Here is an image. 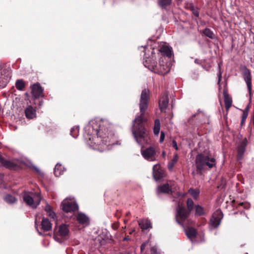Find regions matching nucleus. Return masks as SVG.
Here are the masks:
<instances>
[{
	"label": "nucleus",
	"mask_w": 254,
	"mask_h": 254,
	"mask_svg": "<svg viewBox=\"0 0 254 254\" xmlns=\"http://www.w3.org/2000/svg\"><path fill=\"white\" fill-rule=\"evenodd\" d=\"M224 104L226 110L228 111L232 106V100L231 97L227 93L224 95Z\"/></svg>",
	"instance_id": "nucleus-24"
},
{
	"label": "nucleus",
	"mask_w": 254,
	"mask_h": 254,
	"mask_svg": "<svg viewBox=\"0 0 254 254\" xmlns=\"http://www.w3.org/2000/svg\"><path fill=\"white\" fill-rule=\"evenodd\" d=\"M153 176L155 180H159L165 177V171L160 165H155L153 167Z\"/></svg>",
	"instance_id": "nucleus-13"
},
{
	"label": "nucleus",
	"mask_w": 254,
	"mask_h": 254,
	"mask_svg": "<svg viewBox=\"0 0 254 254\" xmlns=\"http://www.w3.org/2000/svg\"><path fill=\"white\" fill-rule=\"evenodd\" d=\"M216 160L214 157H209L207 154V168H216Z\"/></svg>",
	"instance_id": "nucleus-31"
},
{
	"label": "nucleus",
	"mask_w": 254,
	"mask_h": 254,
	"mask_svg": "<svg viewBox=\"0 0 254 254\" xmlns=\"http://www.w3.org/2000/svg\"><path fill=\"white\" fill-rule=\"evenodd\" d=\"M195 215L196 216H200L205 213V211L201 206L199 205H195Z\"/></svg>",
	"instance_id": "nucleus-30"
},
{
	"label": "nucleus",
	"mask_w": 254,
	"mask_h": 254,
	"mask_svg": "<svg viewBox=\"0 0 254 254\" xmlns=\"http://www.w3.org/2000/svg\"><path fill=\"white\" fill-rule=\"evenodd\" d=\"M207 37H209L212 39H216L215 34L211 31L209 29H207Z\"/></svg>",
	"instance_id": "nucleus-39"
},
{
	"label": "nucleus",
	"mask_w": 254,
	"mask_h": 254,
	"mask_svg": "<svg viewBox=\"0 0 254 254\" xmlns=\"http://www.w3.org/2000/svg\"><path fill=\"white\" fill-rule=\"evenodd\" d=\"M132 232H133V231L130 232H129V234H131L132 233Z\"/></svg>",
	"instance_id": "nucleus-62"
},
{
	"label": "nucleus",
	"mask_w": 254,
	"mask_h": 254,
	"mask_svg": "<svg viewBox=\"0 0 254 254\" xmlns=\"http://www.w3.org/2000/svg\"><path fill=\"white\" fill-rule=\"evenodd\" d=\"M244 80L246 81L248 89L250 94H251L252 92V77L251 76V73L249 70H248L244 73Z\"/></svg>",
	"instance_id": "nucleus-20"
},
{
	"label": "nucleus",
	"mask_w": 254,
	"mask_h": 254,
	"mask_svg": "<svg viewBox=\"0 0 254 254\" xmlns=\"http://www.w3.org/2000/svg\"><path fill=\"white\" fill-rule=\"evenodd\" d=\"M203 33L205 34V35H206V28L204 29L203 30Z\"/></svg>",
	"instance_id": "nucleus-55"
},
{
	"label": "nucleus",
	"mask_w": 254,
	"mask_h": 254,
	"mask_svg": "<svg viewBox=\"0 0 254 254\" xmlns=\"http://www.w3.org/2000/svg\"><path fill=\"white\" fill-rule=\"evenodd\" d=\"M198 60H195V62L196 63H198Z\"/></svg>",
	"instance_id": "nucleus-60"
},
{
	"label": "nucleus",
	"mask_w": 254,
	"mask_h": 254,
	"mask_svg": "<svg viewBox=\"0 0 254 254\" xmlns=\"http://www.w3.org/2000/svg\"><path fill=\"white\" fill-rule=\"evenodd\" d=\"M186 6V8H189L192 12V13L194 14V15L196 17L198 16L199 12L194 8V7L192 3H188Z\"/></svg>",
	"instance_id": "nucleus-37"
},
{
	"label": "nucleus",
	"mask_w": 254,
	"mask_h": 254,
	"mask_svg": "<svg viewBox=\"0 0 254 254\" xmlns=\"http://www.w3.org/2000/svg\"><path fill=\"white\" fill-rule=\"evenodd\" d=\"M61 166L56 165L54 169V174L56 176L58 177L60 175V172L59 171V168Z\"/></svg>",
	"instance_id": "nucleus-40"
},
{
	"label": "nucleus",
	"mask_w": 254,
	"mask_h": 254,
	"mask_svg": "<svg viewBox=\"0 0 254 254\" xmlns=\"http://www.w3.org/2000/svg\"><path fill=\"white\" fill-rule=\"evenodd\" d=\"M130 240V238L128 236H126V237H125L123 238L124 241H129Z\"/></svg>",
	"instance_id": "nucleus-50"
},
{
	"label": "nucleus",
	"mask_w": 254,
	"mask_h": 254,
	"mask_svg": "<svg viewBox=\"0 0 254 254\" xmlns=\"http://www.w3.org/2000/svg\"><path fill=\"white\" fill-rule=\"evenodd\" d=\"M149 91L146 89L142 91L140 103V114L137 115L133 121V127H143L146 125L147 119L144 116L146 110L148 108L149 101Z\"/></svg>",
	"instance_id": "nucleus-2"
},
{
	"label": "nucleus",
	"mask_w": 254,
	"mask_h": 254,
	"mask_svg": "<svg viewBox=\"0 0 254 254\" xmlns=\"http://www.w3.org/2000/svg\"><path fill=\"white\" fill-rule=\"evenodd\" d=\"M69 229L68 226L65 224L61 225L59 228L58 231L57 232L59 235L64 237L68 235Z\"/></svg>",
	"instance_id": "nucleus-23"
},
{
	"label": "nucleus",
	"mask_w": 254,
	"mask_h": 254,
	"mask_svg": "<svg viewBox=\"0 0 254 254\" xmlns=\"http://www.w3.org/2000/svg\"><path fill=\"white\" fill-rule=\"evenodd\" d=\"M172 183L169 184V183L164 184L159 186L157 188L156 191L157 195L159 196L160 193H166V194H171L172 193Z\"/></svg>",
	"instance_id": "nucleus-14"
},
{
	"label": "nucleus",
	"mask_w": 254,
	"mask_h": 254,
	"mask_svg": "<svg viewBox=\"0 0 254 254\" xmlns=\"http://www.w3.org/2000/svg\"><path fill=\"white\" fill-rule=\"evenodd\" d=\"M45 210L47 212L49 217L54 220H55L56 214L55 212L53 211L52 207L48 203H47L45 208Z\"/></svg>",
	"instance_id": "nucleus-26"
},
{
	"label": "nucleus",
	"mask_w": 254,
	"mask_h": 254,
	"mask_svg": "<svg viewBox=\"0 0 254 254\" xmlns=\"http://www.w3.org/2000/svg\"><path fill=\"white\" fill-rule=\"evenodd\" d=\"M186 235L189 239H192L196 237V231L192 227H189L186 230Z\"/></svg>",
	"instance_id": "nucleus-29"
},
{
	"label": "nucleus",
	"mask_w": 254,
	"mask_h": 254,
	"mask_svg": "<svg viewBox=\"0 0 254 254\" xmlns=\"http://www.w3.org/2000/svg\"><path fill=\"white\" fill-rule=\"evenodd\" d=\"M61 206L62 210L66 213L75 212L78 209V205L76 202L65 200L62 202Z\"/></svg>",
	"instance_id": "nucleus-10"
},
{
	"label": "nucleus",
	"mask_w": 254,
	"mask_h": 254,
	"mask_svg": "<svg viewBox=\"0 0 254 254\" xmlns=\"http://www.w3.org/2000/svg\"><path fill=\"white\" fill-rule=\"evenodd\" d=\"M141 152L144 158L148 161H154L156 160L157 152L154 146H149L145 149L142 148Z\"/></svg>",
	"instance_id": "nucleus-8"
},
{
	"label": "nucleus",
	"mask_w": 254,
	"mask_h": 254,
	"mask_svg": "<svg viewBox=\"0 0 254 254\" xmlns=\"http://www.w3.org/2000/svg\"><path fill=\"white\" fill-rule=\"evenodd\" d=\"M172 0H158V5L162 9H166V7L172 3Z\"/></svg>",
	"instance_id": "nucleus-27"
},
{
	"label": "nucleus",
	"mask_w": 254,
	"mask_h": 254,
	"mask_svg": "<svg viewBox=\"0 0 254 254\" xmlns=\"http://www.w3.org/2000/svg\"><path fill=\"white\" fill-rule=\"evenodd\" d=\"M0 167H3L9 170H16L18 169L19 166L14 161L5 159L0 154Z\"/></svg>",
	"instance_id": "nucleus-11"
},
{
	"label": "nucleus",
	"mask_w": 254,
	"mask_h": 254,
	"mask_svg": "<svg viewBox=\"0 0 254 254\" xmlns=\"http://www.w3.org/2000/svg\"><path fill=\"white\" fill-rule=\"evenodd\" d=\"M194 202L191 198H188L187 200V210L191 213L194 208Z\"/></svg>",
	"instance_id": "nucleus-33"
},
{
	"label": "nucleus",
	"mask_w": 254,
	"mask_h": 254,
	"mask_svg": "<svg viewBox=\"0 0 254 254\" xmlns=\"http://www.w3.org/2000/svg\"><path fill=\"white\" fill-rule=\"evenodd\" d=\"M2 79H3L2 75L1 72L0 71V83H1V82L3 81Z\"/></svg>",
	"instance_id": "nucleus-51"
},
{
	"label": "nucleus",
	"mask_w": 254,
	"mask_h": 254,
	"mask_svg": "<svg viewBox=\"0 0 254 254\" xmlns=\"http://www.w3.org/2000/svg\"><path fill=\"white\" fill-rule=\"evenodd\" d=\"M32 94L35 98H39L42 93L43 89L39 83L33 84L32 87Z\"/></svg>",
	"instance_id": "nucleus-16"
},
{
	"label": "nucleus",
	"mask_w": 254,
	"mask_h": 254,
	"mask_svg": "<svg viewBox=\"0 0 254 254\" xmlns=\"http://www.w3.org/2000/svg\"><path fill=\"white\" fill-rule=\"evenodd\" d=\"M240 205L243 206V207L245 209H248L250 207V204L246 202H242L240 203Z\"/></svg>",
	"instance_id": "nucleus-43"
},
{
	"label": "nucleus",
	"mask_w": 254,
	"mask_h": 254,
	"mask_svg": "<svg viewBox=\"0 0 254 254\" xmlns=\"http://www.w3.org/2000/svg\"><path fill=\"white\" fill-rule=\"evenodd\" d=\"M172 146L176 150H178L179 149L177 142L173 140L172 143Z\"/></svg>",
	"instance_id": "nucleus-45"
},
{
	"label": "nucleus",
	"mask_w": 254,
	"mask_h": 254,
	"mask_svg": "<svg viewBox=\"0 0 254 254\" xmlns=\"http://www.w3.org/2000/svg\"><path fill=\"white\" fill-rule=\"evenodd\" d=\"M35 170L38 172V173H40V171L37 168H35Z\"/></svg>",
	"instance_id": "nucleus-57"
},
{
	"label": "nucleus",
	"mask_w": 254,
	"mask_h": 254,
	"mask_svg": "<svg viewBox=\"0 0 254 254\" xmlns=\"http://www.w3.org/2000/svg\"><path fill=\"white\" fill-rule=\"evenodd\" d=\"M190 214V212L187 210L185 207L178 205L176 216L177 222L183 226L185 222L189 217Z\"/></svg>",
	"instance_id": "nucleus-5"
},
{
	"label": "nucleus",
	"mask_w": 254,
	"mask_h": 254,
	"mask_svg": "<svg viewBox=\"0 0 254 254\" xmlns=\"http://www.w3.org/2000/svg\"><path fill=\"white\" fill-rule=\"evenodd\" d=\"M3 200L5 202L9 204L15 203L17 200V198L14 196L10 194H5L3 196Z\"/></svg>",
	"instance_id": "nucleus-25"
},
{
	"label": "nucleus",
	"mask_w": 254,
	"mask_h": 254,
	"mask_svg": "<svg viewBox=\"0 0 254 254\" xmlns=\"http://www.w3.org/2000/svg\"><path fill=\"white\" fill-rule=\"evenodd\" d=\"M195 116H196V115H193V116H192V117H195Z\"/></svg>",
	"instance_id": "nucleus-63"
},
{
	"label": "nucleus",
	"mask_w": 254,
	"mask_h": 254,
	"mask_svg": "<svg viewBox=\"0 0 254 254\" xmlns=\"http://www.w3.org/2000/svg\"><path fill=\"white\" fill-rule=\"evenodd\" d=\"M147 62H148V61H147V60H146L145 62V63H144V65H145V66H147L146 64H147Z\"/></svg>",
	"instance_id": "nucleus-56"
},
{
	"label": "nucleus",
	"mask_w": 254,
	"mask_h": 254,
	"mask_svg": "<svg viewBox=\"0 0 254 254\" xmlns=\"http://www.w3.org/2000/svg\"><path fill=\"white\" fill-rule=\"evenodd\" d=\"M248 144V141L246 138H245L238 143L237 147V160L240 161L243 157V155L246 150V147Z\"/></svg>",
	"instance_id": "nucleus-12"
},
{
	"label": "nucleus",
	"mask_w": 254,
	"mask_h": 254,
	"mask_svg": "<svg viewBox=\"0 0 254 254\" xmlns=\"http://www.w3.org/2000/svg\"><path fill=\"white\" fill-rule=\"evenodd\" d=\"M25 116L27 119H33L36 117V111L34 108L29 105L24 110Z\"/></svg>",
	"instance_id": "nucleus-17"
},
{
	"label": "nucleus",
	"mask_w": 254,
	"mask_h": 254,
	"mask_svg": "<svg viewBox=\"0 0 254 254\" xmlns=\"http://www.w3.org/2000/svg\"><path fill=\"white\" fill-rule=\"evenodd\" d=\"M164 138H165V133L163 131H161L160 140H159L160 143H162L163 142V141L164 140Z\"/></svg>",
	"instance_id": "nucleus-44"
},
{
	"label": "nucleus",
	"mask_w": 254,
	"mask_h": 254,
	"mask_svg": "<svg viewBox=\"0 0 254 254\" xmlns=\"http://www.w3.org/2000/svg\"><path fill=\"white\" fill-rule=\"evenodd\" d=\"M169 99L167 95L164 94L160 99L159 103V106L160 111L163 112H166L168 107Z\"/></svg>",
	"instance_id": "nucleus-15"
},
{
	"label": "nucleus",
	"mask_w": 254,
	"mask_h": 254,
	"mask_svg": "<svg viewBox=\"0 0 254 254\" xmlns=\"http://www.w3.org/2000/svg\"><path fill=\"white\" fill-rule=\"evenodd\" d=\"M132 133L136 141L139 145L150 143L149 131L146 128H132Z\"/></svg>",
	"instance_id": "nucleus-3"
},
{
	"label": "nucleus",
	"mask_w": 254,
	"mask_h": 254,
	"mask_svg": "<svg viewBox=\"0 0 254 254\" xmlns=\"http://www.w3.org/2000/svg\"><path fill=\"white\" fill-rule=\"evenodd\" d=\"M84 130L88 135L91 136L89 139L96 145H109L114 135L113 132L109 131V128H84Z\"/></svg>",
	"instance_id": "nucleus-1"
},
{
	"label": "nucleus",
	"mask_w": 254,
	"mask_h": 254,
	"mask_svg": "<svg viewBox=\"0 0 254 254\" xmlns=\"http://www.w3.org/2000/svg\"><path fill=\"white\" fill-rule=\"evenodd\" d=\"M221 75H222V72H221L220 70H219V72L218 75V83H219L220 82V81H221Z\"/></svg>",
	"instance_id": "nucleus-49"
},
{
	"label": "nucleus",
	"mask_w": 254,
	"mask_h": 254,
	"mask_svg": "<svg viewBox=\"0 0 254 254\" xmlns=\"http://www.w3.org/2000/svg\"><path fill=\"white\" fill-rule=\"evenodd\" d=\"M122 228H123V229H126V227H125V228L123 227Z\"/></svg>",
	"instance_id": "nucleus-64"
},
{
	"label": "nucleus",
	"mask_w": 254,
	"mask_h": 254,
	"mask_svg": "<svg viewBox=\"0 0 254 254\" xmlns=\"http://www.w3.org/2000/svg\"><path fill=\"white\" fill-rule=\"evenodd\" d=\"M76 220L79 224L87 225L89 224V218L84 213H78Z\"/></svg>",
	"instance_id": "nucleus-19"
},
{
	"label": "nucleus",
	"mask_w": 254,
	"mask_h": 254,
	"mask_svg": "<svg viewBox=\"0 0 254 254\" xmlns=\"http://www.w3.org/2000/svg\"><path fill=\"white\" fill-rule=\"evenodd\" d=\"M160 127V122L159 119H156L154 122V127Z\"/></svg>",
	"instance_id": "nucleus-46"
},
{
	"label": "nucleus",
	"mask_w": 254,
	"mask_h": 254,
	"mask_svg": "<svg viewBox=\"0 0 254 254\" xmlns=\"http://www.w3.org/2000/svg\"><path fill=\"white\" fill-rule=\"evenodd\" d=\"M196 172L201 175L206 166V157L201 154L197 155L195 160Z\"/></svg>",
	"instance_id": "nucleus-9"
},
{
	"label": "nucleus",
	"mask_w": 254,
	"mask_h": 254,
	"mask_svg": "<svg viewBox=\"0 0 254 254\" xmlns=\"http://www.w3.org/2000/svg\"><path fill=\"white\" fill-rule=\"evenodd\" d=\"M23 199L28 205L31 206L34 208H36L40 204L41 200L40 194L30 192L24 193Z\"/></svg>",
	"instance_id": "nucleus-4"
},
{
	"label": "nucleus",
	"mask_w": 254,
	"mask_h": 254,
	"mask_svg": "<svg viewBox=\"0 0 254 254\" xmlns=\"http://www.w3.org/2000/svg\"><path fill=\"white\" fill-rule=\"evenodd\" d=\"M162 155L163 156V157H165V155H166V153L165 151H163L162 153Z\"/></svg>",
	"instance_id": "nucleus-54"
},
{
	"label": "nucleus",
	"mask_w": 254,
	"mask_h": 254,
	"mask_svg": "<svg viewBox=\"0 0 254 254\" xmlns=\"http://www.w3.org/2000/svg\"><path fill=\"white\" fill-rule=\"evenodd\" d=\"M151 254H159L157 252V251H155L153 250H152Z\"/></svg>",
	"instance_id": "nucleus-52"
},
{
	"label": "nucleus",
	"mask_w": 254,
	"mask_h": 254,
	"mask_svg": "<svg viewBox=\"0 0 254 254\" xmlns=\"http://www.w3.org/2000/svg\"><path fill=\"white\" fill-rule=\"evenodd\" d=\"M179 159V156L177 154H176L174 155L173 158L169 162L168 164V169L169 171H171L175 165L178 162Z\"/></svg>",
	"instance_id": "nucleus-28"
},
{
	"label": "nucleus",
	"mask_w": 254,
	"mask_h": 254,
	"mask_svg": "<svg viewBox=\"0 0 254 254\" xmlns=\"http://www.w3.org/2000/svg\"><path fill=\"white\" fill-rule=\"evenodd\" d=\"M146 243H143V244L141 245L140 249H141V251H144V250L145 249V247H146Z\"/></svg>",
	"instance_id": "nucleus-48"
},
{
	"label": "nucleus",
	"mask_w": 254,
	"mask_h": 254,
	"mask_svg": "<svg viewBox=\"0 0 254 254\" xmlns=\"http://www.w3.org/2000/svg\"><path fill=\"white\" fill-rule=\"evenodd\" d=\"M130 212H128L127 213V215L128 216V215H130Z\"/></svg>",
	"instance_id": "nucleus-61"
},
{
	"label": "nucleus",
	"mask_w": 254,
	"mask_h": 254,
	"mask_svg": "<svg viewBox=\"0 0 254 254\" xmlns=\"http://www.w3.org/2000/svg\"><path fill=\"white\" fill-rule=\"evenodd\" d=\"M252 122L253 124L254 125V113H253V118H252Z\"/></svg>",
	"instance_id": "nucleus-53"
},
{
	"label": "nucleus",
	"mask_w": 254,
	"mask_h": 254,
	"mask_svg": "<svg viewBox=\"0 0 254 254\" xmlns=\"http://www.w3.org/2000/svg\"><path fill=\"white\" fill-rule=\"evenodd\" d=\"M120 226V223L119 222H116L112 224V228L114 230H117Z\"/></svg>",
	"instance_id": "nucleus-42"
},
{
	"label": "nucleus",
	"mask_w": 254,
	"mask_h": 254,
	"mask_svg": "<svg viewBox=\"0 0 254 254\" xmlns=\"http://www.w3.org/2000/svg\"><path fill=\"white\" fill-rule=\"evenodd\" d=\"M139 225L140 226V227L142 229L145 230H147L152 227L151 223L150 221L149 220H146L144 222H142V223H139Z\"/></svg>",
	"instance_id": "nucleus-34"
},
{
	"label": "nucleus",
	"mask_w": 254,
	"mask_h": 254,
	"mask_svg": "<svg viewBox=\"0 0 254 254\" xmlns=\"http://www.w3.org/2000/svg\"><path fill=\"white\" fill-rule=\"evenodd\" d=\"M223 217V213L221 210H216L212 214L210 219L209 225L210 230L216 229L220 225L221 221Z\"/></svg>",
	"instance_id": "nucleus-7"
},
{
	"label": "nucleus",
	"mask_w": 254,
	"mask_h": 254,
	"mask_svg": "<svg viewBox=\"0 0 254 254\" xmlns=\"http://www.w3.org/2000/svg\"><path fill=\"white\" fill-rule=\"evenodd\" d=\"M189 193H190L194 199H197L199 196V191L198 190L190 188L189 190Z\"/></svg>",
	"instance_id": "nucleus-36"
},
{
	"label": "nucleus",
	"mask_w": 254,
	"mask_h": 254,
	"mask_svg": "<svg viewBox=\"0 0 254 254\" xmlns=\"http://www.w3.org/2000/svg\"><path fill=\"white\" fill-rule=\"evenodd\" d=\"M25 84L22 79H18L16 81L15 87L19 90H23L25 88Z\"/></svg>",
	"instance_id": "nucleus-32"
},
{
	"label": "nucleus",
	"mask_w": 254,
	"mask_h": 254,
	"mask_svg": "<svg viewBox=\"0 0 254 254\" xmlns=\"http://www.w3.org/2000/svg\"><path fill=\"white\" fill-rule=\"evenodd\" d=\"M159 51L164 56L168 57H171L172 56V48L167 45L163 44L161 45Z\"/></svg>",
	"instance_id": "nucleus-21"
},
{
	"label": "nucleus",
	"mask_w": 254,
	"mask_h": 254,
	"mask_svg": "<svg viewBox=\"0 0 254 254\" xmlns=\"http://www.w3.org/2000/svg\"><path fill=\"white\" fill-rule=\"evenodd\" d=\"M70 134L74 138H76L79 133V128H71L70 129Z\"/></svg>",
	"instance_id": "nucleus-38"
},
{
	"label": "nucleus",
	"mask_w": 254,
	"mask_h": 254,
	"mask_svg": "<svg viewBox=\"0 0 254 254\" xmlns=\"http://www.w3.org/2000/svg\"><path fill=\"white\" fill-rule=\"evenodd\" d=\"M119 254H130L129 253H119Z\"/></svg>",
	"instance_id": "nucleus-58"
},
{
	"label": "nucleus",
	"mask_w": 254,
	"mask_h": 254,
	"mask_svg": "<svg viewBox=\"0 0 254 254\" xmlns=\"http://www.w3.org/2000/svg\"><path fill=\"white\" fill-rule=\"evenodd\" d=\"M56 237V232H54V238H55Z\"/></svg>",
	"instance_id": "nucleus-59"
},
{
	"label": "nucleus",
	"mask_w": 254,
	"mask_h": 254,
	"mask_svg": "<svg viewBox=\"0 0 254 254\" xmlns=\"http://www.w3.org/2000/svg\"><path fill=\"white\" fill-rule=\"evenodd\" d=\"M149 68H151L155 72L160 74H167L170 71V67L167 63L163 61H160L158 64L153 62L151 65H148Z\"/></svg>",
	"instance_id": "nucleus-6"
},
{
	"label": "nucleus",
	"mask_w": 254,
	"mask_h": 254,
	"mask_svg": "<svg viewBox=\"0 0 254 254\" xmlns=\"http://www.w3.org/2000/svg\"><path fill=\"white\" fill-rule=\"evenodd\" d=\"M106 121H103L99 118H96L94 120H92L89 122V126L91 127H101L102 126H106Z\"/></svg>",
	"instance_id": "nucleus-18"
},
{
	"label": "nucleus",
	"mask_w": 254,
	"mask_h": 254,
	"mask_svg": "<svg viewBox=\"0 0 254 254\" xmlns=\"http://www.w3.org/2000/svg\"><path fill=\"white\" fill-rule=\"evenodd\" d=\"M42 229L44 231L47 232L52 229V224L47 218H43L41 223Z\"/></svg>",
	"instance_id": "nucleus-22"
},
{
	"label": "nucleus",
	"mask_w": 254,
	"mask_h": 254,
	"mask_svg": "<svg viewBox=\"0 0 254 254\" xmlns=\"http://www.w3.org/2000/svg\"><path fill=\"white\" fill-rule=\"evenodd\" d=\"M96 240L100 244V245H103L106 243L105 240L101 237L97 238Z\"/></svg>",
	"instance_id": "nucleus-41"
},
{
	"label": "nucleus",
	"mask_w": 254,
	"mask_h": 254,
	"mask_svg": "<svg viewBox=\"0 0 254 254\" xmlns=\"http://www.w3.org/2000/svg\"><path fill=\"white\" fill-rule=\"evenodd\" d=\"M248 116V108H247L245 110H243V113L242 115V119L241 121V125L243 126L245 123L246 119Z\"/></svg>",
	"instance_id": "nucleus-35"
},
{
	"label": "nucleus",
	"mask_w": 254,
	"mask_h": 254,
	"mask_svg": "<svg viewBox=\"0 0 254 254\" xmlns=\"http://www.w3.org/2000/svg\"><path fill=\"white\" fill-rule=\"evenodd\" d=\"M154 133L155 135H158L160 131V128H153Z\"/></svg>",
	"instance_id": "nucleus-47"
}]
</instances>
